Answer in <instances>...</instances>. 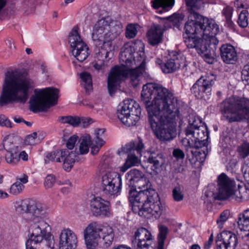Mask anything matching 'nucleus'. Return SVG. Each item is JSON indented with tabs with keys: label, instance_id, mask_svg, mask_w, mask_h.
<instances>
[{
	"label": "nucleus",
	"instance_id": "ea45409f",
	"mask_svg": "<svg viewBox=\"0 0 249 249\" xmlns=\"http://www.w3.org/2000/svg\"><path fill=\"white\" fill-rule=\"evenodd\" d=\"M159 233L158 235V249H163L164 241L167 237L168 231V228L162 225H159Z\"/></svg>",
	"mask_w": 249,
	"mask_h": 249
},
{
	"label": "nucleus",
	"instance_id": "a878e982",
	"mask_svg": "<svg viewBox=\"0 0 249 249\" xmlns=\"http://www.w3.org/2000/svg\"><path fill=\"white\" fill-rule=\"evenodd\" d=\"M163 31L159 25L154 24L147 32L149 43L152 46L158 45L162 41Z\"/></svg>",
	"mask_w": 249,
	"mask_h": 249
},
{
	"label": "nucleus",
	"instance_id": "f8f14e48",
	"mask_svg": "<svg viewBox=\"0 0 249 249\" xmlns=\"http://www.w3.org/2000/svg\"><path fill=\"white\" fill-rule=\"evenodd\" d=\"M121 28L120 23L107 17L99 20L94 25L92 39L95 46H101L107 36V34L119 32Z\"/></svg>",
	"mask_w": 249,
	"mask_h": 249
},
{
	"label": "nucleus",
	"instance_id": "09e8293b",
	"mask_svg": "<svg viewBox=\"0 0 249 249\" xmlns=\"http://www.w3.org/2000/svg\"><path fill=\"white\" fill-rule=\"evenodd\" d=\"M233 12V8L230 6H227L224 8L222 11V14L225 17L226 22L231 25L232 23L231 20Z\"/></svg>",
	"mask_w": 249,
	"mask_h": 249
},
{
	"label": "nucleus",
	"instance_id": "4d7b16f0",
	"mask_svg": "<svg viewBox=\"0 0 249 249\" xmlns=\"http://www.w3.org/2000/svg\"><path fill=\"white\" fill-rule=\"evenodd\" d=\"M160 19V23L163 25V30H167L171 27V16L167 17H158Z\"/></svg>",
	"mask_w": 249,
	"mask_h": 249
},
{
	"label": "nucleus",
	"instance_id": "423d86ee",
	"mask_svg": "<svg viewBox=\"0 0 249 249\" xmlns=\"http://www.w3.org/2000/svg\"><path fill=\"white\" fill-rule=\"evenodd\" d=\"M219 109L229 123L249 122V99L231 96L220 104Z\"/></svg>",
	"mask_w": 249,
	"mask_h": 249
},
{
	"label": "nucleus",
	"instance_id": "f3484780",
	"mask_svg": "<svg viewBox=\"0 0 249 249\" xmlns=\"http://www.w3.org/2000/svg\"><path fill=\"white\" fill-rule=\"evenodd\" d=\"M185 105L177 97H172V139L179 134L182 123V113Z\"/></svg>",
	"mask_w": 249,
	"mask_h": 249
},
{
	"label": "nucleus",
	"instance_id": "6ab92c4d",
	"mask_svg": "<svg viewBox=\"0 0 249 249\" xmlns=\"http://www.w3.org/2000/svg\"><path fill=\"white\" fill-rule=\"evenodd\" d=\"M136 48L135 45L133 44L127 43L125 44L122 48L120 53L119 59L121 63V67L129 68L134 65H139L140 61L144 59L141 57V59L136 60L133 54L135 53Z\"/></svg>",
	"mask_w": 249,
	"mask_h": 249
},
{
	"label": "nucleus",
	"instance_id": "0eeeda50",
	"mask_svg": "<svg viewBox=\"0 0 249 249\" xmlns=\"http://www.w3.org/2000/svg\"><path fill=\"white\" fill-rule=\"evenodd\" d=\"M188 125L185 128V137L181 140L184 146L201 147L206 146L209 138V131L207 125L201 119L194 114L188 117Z\"/></svg>",
	"mask_w": 249,
	"mask_h": 249
},
{
	"label": "nucleus",
	"instance_id": "8fccbe9b",
	"mask_svg": "<svg viewBox=\"0 0 249 249\" xmlns=\"http://www.w3.org/2000/svg\"><path fill=\"white\" fill-rule=\"evenodd\" d=\"M184 16L182 14L175 13L172 15V26L178 28Z\"/></svg>",
	"mask_w": 249,
	"mask_h": 249
},
{
	"label": "nucleus",
	"instance_id": "412c9836",
	"mask_svg": "<svg viewBox=\"0 0 249 249\" xmlns=\"http://www.w3.org/2000/svg\"><path fill=\"white\" fill-rule=\"evenodd\" d=\"M77 243V236L72 231L67 229L61 231L59 235V249H75Z\"/></svg>",
	"mask_w": 249,
	"mask_h": 249
},
{
	"label": "nucleus",
	"instance_id": "72a5a7b5",
	"mask_svg": "<svg viewBox=\"0 0 249 249\" xmlns=\"http://www.w3.org/2000/svg\"><path fill=\"white\" fill-rule=\"evenodd\" d=\"M18 152L19 150L6 151L0 155L4 158L7 163L14 165L19 162Z\"/></svg>",
	"mask_w": 249,
	"mask_h": 249
},
{
	"label": "nucleus",
	"instance_id": "603ef678",
	"mask_svg": "<svg viewBox=\"0 0 249 249\" xmlns=\"http://www.w3.org/2000/svg\"><path fill=\"white\" fill-rule=\"evenodd\" d=\"M139 159L134 154H128L125 161V165L128 167L135 166L139 163Z\"/></svg>",
	"mask_w": 249,
	"mask_h": 249
},
{
	"label": "nucleus",
	"instance_id": "49530a36",
	"mask_svg": "<svg viewBox=\"0 0 249 249\" xmlns=\"http://www.w3.org/2000/svg\"><path fill=\"white\" fill-rule=\"evenodd\" d=\"M61 154V151H54L48 153L46 156V159L45 160V163H47L50 160L55 161L56 162H61L60 157Z\"/></svg>",
	"mask_w": 249,
	"mask_h": 249
},
{
	"label": "nucleus",
	"instance_id": "aec40b11",
	"mask_svg": "<svg viewBox=\"0 0 249 249\" xmlns=\"http://www.w3.org/2000/svg\"><path fill=\"white\" fill-rule=\"evenodd\" d=\"M238 243L237 235L227 231L218 234L215 241L216 249H235Z\"/></svg>",
	"mask_w": 249,
	"mask_h": 249
},
{
	"label": "nucleus",
	"instance_id": "c85d7f7f",
	"mask_svg": "<svg viewBox=\"0 0 249 249\" xmlns=\"http://www.w3.org/2000/svg\"><path fill=\"white\" fill-rule=\"evenodd\" d=\"M144 175L142 172L135 168L128 171L125 175V178L126 184L128 185L129 189Z\"/></svg>",
	"mask_w": 249,
	"mask_h": 249
},
{
	"label": "nucleus",
	"instance_id": "c756f323",
	"mask_svg": "<svg viewBox=\"0 0 249 249\" xmlns=\"http://www.w3.org/2000/svg\"><path fill=\"white\" fill-rule=\"evenodd\" d=\"M28 181V176L23 174L22 177L17 178V181L11 186L10 193L14 195L19 194L24 188L23 184L26 183Z\"/></svg>",
	"mask_w": 249,
	"mask_h": 249
},
{
	"label": "nucleus",
	"instance_id": "2f4dec72",
	"mask_svg": "<svg viewBox=\"0 0 249 249\" xmlns=\"http://www.w3.org/2000/svg\"><path fill=\"white\" fill-rule=\"evenodd\" d=\"M96 137L91 143V154H96L99 151L100 149L104 144L105 141L99 137V135L104 133L103 129H96L95 131Z\"/></svg>",
	"mask_w": 249,
	"mask_h": 249
},
{
	"label": "nucleus",
	"instance_id": "39448f33",
	"mask_svg": "<svg viewBox=\"0 0 249 249\" xmlns=\"http://www.w3.org/2000/svg\"><path fill=\"white\" fill-rule=\"evenodd\" d=\"M129 201L134 213L147 219H157L163 211L158 194L153 188L139 193L135 190L131 191Z\"/></svg>",
	"mask_w": 249,
	"mask_h": 249
},
{
	"label": "nucleus",
	"instance_id": "1a4fd4ad",
	"mask_svg": "<svg viewBox=\"0 0 249 249\" xmlns=\"http://www.w3.org/2000/svg\"><path fill=\"white\" fill-rule=\"evenodd\" d=\"M84 239L87 249H95L98 240L102 238L101 245L104 248L110 246L114 237L112 228L97 222L90 223L84 230Z\"/></svg>",
	"mask_w": 249,
	"mask_h": 249
},
{
	"label": "nucleus",
	"instance_id": "4be33fe9",
	"mask_svg": "<svg viewBox=\"0 0 249 249\" xmlns=\"http://www.w3.org/2000/svg\"><path fill=\"white\" fill-rule=\"evenodd\" d=\"M109 202L101 197L96 198L90 203V209L92 214L96 216L109 217L111 215Z\"/></svg>",
	"mask_w": 249,
	"mask_h": 249
},
{
	"label": "nucleus",
	"instance_id": "6e6552de",
	"mask_svg": "<svg viewBox=\"0 0 249 249\" xmlns=\"http://www.w3.org/2000/svg\"><path fill=\"white\" fill-rule=\"evenodd\" d=\"M135 66L136 67L133 69L117 65L111 69L107 78V88L110 95L114 93L118 84L124 78H129L133 86L136 87L138 85L140 77L145 70V60L142 59L139 65Z\"/></svg>",
	"mask_w": 249,
	"mask_h": 249
},
{
	"label": "nucleus",
	"instance_id": "c03bdc74",
	"mask_svg": "<svg viewBox=\"0 0 249 249\" xmlns=\"http://www.w3.org/2000/svg\"><path fill=\"white\" fill-rule=\"evenodd\" d=\"M248 15L249 12L247 10H243L240 13L237 22L240 27L244 28L248 26Z\"/></svg>",
	"mask_w": 249,
	"mask_h": 249
},
{
	"label": "nucleus",
	"instance_id": "e2e57ef3",
	"mask_svg": "<svg viewBox=\"0 0 249 249\" xmlns=\"http://www.w3.org/2000/svg\"><path fill=\"white\" fill-rule=\"evenodd\" d=\"M131 142L134 144V151H136L138 153H140L144 148V144L142 142V139L139 138L138 141L132 142Z\"/></svg>",
	"mask_w": 249,
	"mask_h": 249
},
{
	"label": "nucleus",
	"instance_id": "f257e3e1",
	"mask_svg": "<svg viewBox=\"0 0 249 249\" xmlns=\"http://www.w3.org/2000/svg\"><path fill=\"white\" fill-rule=\"evenodd\" d=\"M189 13L188 20L184 26V42L188 48H195L203 54L204 60L213 64L216 59V45L214 36L219 32L218 25L212 19L199 15L195 10L203 7V0H185Z\"/></svg>",
	"mask_w": 249,
	"mask_h": 249
},
{
	"label": "nucleus",
	"instance_id": "9b49d317",
	"mask_svg": "<svg viewBox=\"0 0 249 249\" xmlns=\"http://www.w3.org/2000/svg\"><path fill=\"white\" fill-rule=\"evenodd\" d=\"M30 99V108L34 112L45 111L57 103L59 90L53 87L36 89Z\"/></svg>",
	"mask_w": 249,
	"mask_h": 249
},
{
	"label": "nucleus",
	"instance_id": "9d476101",
	"mask_svg": "<svg viewBox=\"0 0 249 249\" xmlns=\"http://www.w3.org/2000/svg\"><path fill=\"white\" fill-rule=\"evenodd\" d=\"M217 180V192L214 194L215 199H229L231 200L240 201L241 199H245L249 197V190L245 186L238 185V189H236L234 181L225 174L220 175Z\"/></svg>",
	"mask_w": 249,
	"mask_h": 249
},
{
	"label": "nucleus",
	"instance_id": "338daca9",
	"mask_svg": "<svg viewBox=\"0 0 249 249\" xmlns=\"http://www.w3.org/2000/svg\"><path fill=\"white\" fill-rule=\"evenodd\" d=\"M41 242H34L33 240L28 239L26 243V249H36L37 245Z\"/></svg>",
	"mask_w": 249,
	"mask_h": 249
},
{
	"label": "nucleus",
	"instance_id": "ddd939ff",
	"mask_svg": "<svg viewBox=\"0 0 249 249\" xmlns=\"http://www.w3.org/2000/svg\"><path fill=\"white\" fill-rule=\"evenodd\" d=\"M141 114L140 105L134 100L127 99L120 104L117 111L118 118L125 125H134Z\"/></svg>",
	"mask_w": 249,
	"mask_h": 249
},
{
	"label": "nucleus",
	"instance_id": "13d9d810",
	"mask_svg": "<svg viewBox=\"0 0 249 249\" xmlns=\"http://www.w3.org/2000/svg\"><path fill=\"white\" fill-rule=\"evenodd\" d=\"M55 182V178L53 175H48L45 178L44 185L46 188L52 187Z\"/></svg>",
	"mask_w": 249,
	"mask_h": 249
},
{
	"label": "nucleus",
	"instance_id": "6e6d98bb",
	"mask_svg": "<svg viewBox=\"0 0 249 249\" xmlns=\"http://www.w3.org/2000/svg\"><path fill=\"white\" fill-rule=\"evenodd\" d=\"M172 167L175 173H182L184 170L183 161L180 162L178 160H174Z\"/></svg>",
	"mask_w": 249,
	"mask_h": 249
},
{
	"label": "nucleus",
	"instance_id": "a18cd8bd",
	"mask_svg": "<svg viewBox=\"0 0 249 249\" xmlns=\"http://www.w3.org/2000/svg\"><path fill=\"white\" fill-rule=\"evenodd\" d=\"M38 133L40 134V132H35L27 136L25 140V143L27 145H34L39 142L40 139H43V138H40Z\"/></svg>",
	"mask_w": 249,
	"mask_h": 249
},
{
	"label": "nucleus",
	"instance_id": "680f3d73",
	"mask_svg": "<svg viewBox=\"0 0 249 249\" xmlns=\"http://www.w3.org/2000/svg\"><path fill=\"white\" fill-rule=\"evenodd\" d=\"M162 71L164 73H170L171 72V59H168L166 62H164L161 66Z\"/></svg>",
	"mask_w": 249,
	"mask_h": 249
},
{
	"label": "nucleus",
	"instance_id": "7ed1b4c3",
	"mask_svg": "<svg viewBox=\"0 0 249 249\" xmlns=\"http://www.w3.org/2000/svg\"><path fill=\"white\" fill-rule=\"evenodd\" d=\"M34 87V82L27 72L18 70L8 71L5 74L0 106L15 102L24 104L29 98L30 91Z\"/></svg>",
	"mask_w": 249,
	"mask_h": 249
},
{
	"label": "nucleus",
	"instance_id": "864d4df0",
	"mask_svg": "<svg viewBox=\"0 0 249 249\" xmlns=\"http://www.w3.org/2000/svg\"><path fill=\"white\" fill-rule=\"evenodd\" d=\"M230 216V211L228 210H226L222 212L219 218L217 219V223L219 226H222L223 223L226 222Z\"/></svg>",
	"mask_w": 249,
	"mask_h": 249
},
{
	"label": "nucleus",
	"instance_id": "f03ea898",
	"mask_svg": "<svg viewBox=\"0 0 249 249\" xmlns=\"http://www.w3.org/2000/svg\"><path fill=\"white\" fill-rule=\"evenodd\" d=\"M168 89L154 84L143 85L141 101L148 115L150 127L157 138L161 141L171 139V100Z\"/></svg>",
	"mask_w": 249,
	"mask_h": 249
},
{
	"label": "nucleus",
	"instance_id": "a211bd4d",
	"mask_svg": "<svg viewBox=\"0 0 249 249\" xmlns=\"http://www.w3.org/2000/svg\"><path fill=\"white\" fill-rule=\"evenodd\" d=\"M153 236L146 228L141 227L135 232L132 239L134 249H149L152 244Z\"/></svg>",
	"mask_w": 249,
	"mask_h": 249
},
{
	"label": "nucleus",
	"instance_id": "7c9ffc66",
	"mask_svg": "<svg viewBox=\"0 0 249 249\" xmlns=\"http://www.w3.org/2000/svg\"><path fill=\"white\" fill-rule=\"evenodd\" d=\"M20 150L19 147L15 142L14 138L12 137H8L5 138L2 144L0 146V155L4 154L6 151Z\"/></svg>",
	"mask_w": 249,
	"mask_h": 249
},
{
	"label": "nucleus",
	"instance_id": "4468645a",
	"mask_svg": "<svg viewBox=\"0 0 249 249\" xmlns=\"http://www.w3.org/2000/svg\"><path fill=\"white\" fill-rule=\"evenodd\" d=\"M215 80V75L212 73L202 76L191 88L192 93L198 99L208 100L211 95V88Z\"/></svg>",
	"mask_w": 249,
	"mask_h": 249
},
{
	"label": "nucleus",
	"instance_id": "de8ad7c7",
	"mask_svg": "<svg viewBox=\"0 0 249 249\" xmlns=\"http://www.w3.org/2000/svg\"><path fill=\"white\" fill-rule=\"evenodd\" d=\"M172 196L175 200L177 201H181L184 197L182 190L180 186L175 187L172 190Z\"/></svg>",
	"mask_w": 249,
	"mask_h": 249
},
{
	"label": "nucleus",
	"instance_id": "cd10ccee",
	"mask_svg": "<svg viewBox=\"0 0 249 249\" xmlns=\"http://www.w3.org/2000/svg\"><path fill=\"white\" fill-rule=\"evenodd\" d=\"M80 144L78 149L76 148L74 151L76 152L77 155L79 157L80 155L85 154L88 153L89 147H91L92 142L89 135L86 134L83 136L79 140Z\"/></svg>",
	"mask_w": 249,
	"mask_h": 249
},
{
	"label": "nucleus",
	"instance_id": "f704fd0d",
	"mask_svg": "<svg viewBox=\"0 0 249 249\" xmlns=\"http://www.w3.org/2000/svg\"><path fill=\"white\" fill-rule=\"evenodd\" d=\"M80 77L82 80L81 85L85 89L86 92H89L92 89V82L91 76L88 72H83L80 73Z\"/></svg>",
	"mask_w": 249,
	"mask_h": 249
},
{
	"label": "nucleus",
	"instance_id": "c9c22d12",
	"mask_svg": "<svg viewBox=\"0 0 249 249\" xmlns=\"http://www.w3.org/2000/svg\"><path fill=\"white\" fill-rule=\"evenodd\" d=\"M151 2L152 7L155 9H158L160 7L162 8V10L158 12L160 14L169 11L171 7V0H153Z\"/></svg>",
	"mask_w": 249,
	"mask_h": 249
},
{
	"label": "nucleus",
	"instance_id": "bb28decb",
	"mask_svg": "<svg viewBox=\"0 0 249 249\" xmlns=\"http://www.w3.org/2000/svg\"><path fill=\"white\" fill-rule=\"evenodd\" d=\"M162 162L161 156L158 155L154 157L153 155H150L147 159V168H149L151 171H148L147 172L150 174H158Z\"/></svg>",
	"mask_w": 249,
	"mask_h": 249
},
{
	"label": "nucleus",
	"instance_id": "3c124183",
	"mask_svg": "<svg viewBox=\"0 0 249 249\" xmlns=\"http://www.w3.org/2000/svg\"><path fill=\"white\" fill-rule=\"evenodd\" d=\"M137 31L136 27L132 24L127 25L125 31V36L127 38H134L137 35Z\"/></svg>",
	"mask_w": 249,
	"mask_h": 249
},
{
	"label": "nucleus",
	"instance_id": "393cba45",
	"mask_svg": "<svg viewBox=\"0 0 249 249\" xmlns=\"http://www.w3.org/2000/svg\"><path fill=\"white\" fill-rule=\"evenodd\" d=\"M237 224L240 231L243 232V234L240 233L242 238L245 240H249V209L239 214Z\"/></svg>",
	"mask_w": 249,
	"mask_h": 249
},
{
	"label": "nucleus",
	"instance_id": "5701e85b",
	"mask_svg": "<svg viewBox=\"0 0 249 249\" xmlns=\"http://www.w3.org/2000/svg\"><path fill=\"white\" fill-rule=\"evenodd\" d=\"M79 157L75 151L67 149L61 150L60 159L63 162V168L66 171H70L76 161H78Z\"/></svg>",
	"mask_w": 249,
	"mask_h": 249
},
{
	"label": "nucleus",
	"instance_id": "2eb2a0df",
	"mask_svg": "<svg viewBox=\"0 0 249 249\" xmlns=\"http://www.w3.org/2000/svg\"><path fill=\"white\" fill-rule=\"evenodd\" d=\"M77 27H74L69 37L72 54L79 62H83L88 57L89 53L87 44L82 40L78 32Z\"/></svg>",
	"mask_w": 249,
	"mask_h": 249
},
{
	"label": "nucleus",
	"instance_id": "58836bf2",
	"mask_svg": "<svg viewBox=\"0 0 249 249\" xmlns=\"http://www.w3.org/2000/svg\"><path fill=\"white\" fill-rule=\"evenodd\" d=\"M208 142L206 144V146H202L201 148L204 147V149L201 150L199 153L201 154L202 152L204 155V157H206L207 155L208 154L209 152L211 150V148H208ZM186 152H187V156L190 160L191 159H193L195 156H196L197 155V151L196 150H194L193 149V148H195L196 149H198L200 147H191L190 146H186Z\"/></svg>",
	"mask_w": 249,
	"mask_h": 249
},
{
	"label": "nucleus",
	"instance_id": "79ce46f5",
	"mask_svg": "<svg viewBox=\"0 0 249 249\" xmlns=\"http://www.w3.org/2000/svg\"><path fill=\"white\" fill-rule=\"evenodd\" d=\"M58 121L63 124H68L73 126H77L79 124L80 118L77 116H61L59 117Z\"/></svg>",
	"mask_w": 249,
	"mask_h": 249
},
{
	"label": "nucleus",
	"instance_id": "dca6fc26",
	"mask_svg": "<svg viewBox=\"0 0 249 249\" xmlns=\"http://www.w3.org/2000/svg\"><path fill=\"white\" fill-rule=\"evenodd\" d=\"M102 187L103 193L108 197L114 198L121 192L122 179L120 174L107 172L102 177Z\"/></svg>",
	"mask_w": 249,
	"mask_h": 249
},
{
	"label": "nucleus",
	"instance_id": "0e129e2a",
	"mask_svg": "<svg viewBox=\"0 0 249 249\" xmlns=\"http://www.w3.org/2000/svg\"><path fill=\"white\" fill-rule=\"evenodd\" d=\"M78 139V137L75 135L71 136L68 140L67 142V147L68 148V150H71L74 147L75 142H76Z\"/></svg>",
	"mask_w": 249,
	"mask_h": 249
},
{
	"label": "nucleus",
	"instance_id": "a19ab883",
	"mask_svg": "<svg viewBox=\"0 0 249 249\" xmlns=\"http://www.w3.org/2000/svg\"><path fill=\"white\" fill-rule=\"evenodd\" d=\"M236 151L240 159H245L248 157L249 156V142L243 141L238 145Z\"/></svg>",
	"mask_w": 249,
	"mask_h": 249
},
{
	"label": "nucleus",
	"instance_id": "774afa93",
	"mask_svg": "<svg viewBox=\"0 0 249 249\" xmlns=\"http://www.w3.org/2000/svg\"><path fill=\"white\" fill-rule=\"evenodd\" d=\"M242 171L245 178L247 181L249 182V166L248 165H243L242 168Z\"/></svg>",
	"mask_w": 249,
	"mask_h": 249
},
{
	"label": "nucleus",
	"instance_id": "5fc2aeb1",
	"mask_svg": "<svg viewBox=\"0 0 249 249\" xmlns=\"http://www.w3.org/2000/svg\"><path fill=\"white\" fill-rule=\"evenodd\" d=\"M172 156L176 159L175 160L181 162L183 161L185 154L182 150L179 148H175L172 152Z\"/></svg>",
	"mask_w": 249,
	"mask_h": 249
},
{
	"label": "nucleus",
	"instance_id": "37998d69",
	"mask_svg": "<svg viewBox=\"0 0 249 249\" xmlns=\"http://www.w3.org/2000/svg\"><path fill=\"white\" fill-rule=\"evenodd\" d=\"M95 47L96 48L94 50L95 52V60L98 61H101L104 62L105 59L108 56L109 53L105 49H102V48H101L100 46Z\"/></svg>",
	"mask_w": 249,
	"mask_h": 249
},
{
	"label": "nucleus",
	"instance_id": "473e14b6",
	"mask_svg": "<svg viewBox=\"0 0 249 249\" xmlns=\"http://www.w3.org/2000/svg\"><path fill=\"white\" fill-rule=\"evenodd\" d=\"M149 181L146 178L145 175L143 176L141 178H140L136 183L134 184L129 190V196H130V192L132 191H136L137 192H140L143 191L147 189L151 188L148 187V183Z\"/></svg>",
	"mask_w": 249,
	"mask_h": 249
},
{
	"label": "nucleus",
	"instance_id": "69168bd1",
	"mask_svg": "<svg viewBox=\"0 0 249 249\" xmlns=\"http://www.w3.org/2000/svg\"><path fill=\"white\" fill-rule=\"evenodd\" d=\"M0 125L2 126H6L7 127H12L11 122L4 115H0Z\"/></svg>",
	"mask_w": 249,
	"mask_h": 249
},
{
	"label": "nucleus",
	"instance_id": "20e7f679",
	"mask_svg": "<svg viewBox=\"0 0 249 249\" xmlns=\"http://www.w3.org/2000/svg\"><path fill=\"white\" fill-rule=\"evenodd\" d=\"M15 209L17 213L24 214V218L30 224L29 239L42 242L50 234L49 225L43 219L46 213V206L33 200L24 199L16 202Z\"/></svg>",
	"mask_w": 249,
	"mask_h": 249
},
{
	"label": "nucleus",
	"instance_id": "4c0bfd02",
	"mask_svg": "<svg viewBox=\"0 0 249 249\" xmlns=\"http://www.w3.org/2000/svg\"><path fill=\"white\" fill-rule=\"evenodd\" d=\"M185 66L184 59L181 53H174L172 54V72Z\"/></svg>",
	"mask_w": 249,
	"mask_h": 249
},
{
	"label": "nucleus",
	"instance_id": "bf43d9fd",
	"mask_svg": "<svg viewBox=\"0 0 249 249\" xmlns=\"http://www.w3.org/2000/svg\"><path fill=\"white\" fill-rule=\"evenodd\" d=\"M234 4L237 9L244 8L247 9L249 8V0H236Z\"/></svg>",
	"mask_w": 249,
	"mask_h": 249
},
{
	"label": "nucleus",
	"instance_id": "b1692460",
	"mask_svg": "<svg viewBox=\"0 0 249 249\" xmlns=\"http://www.w3.org/2000/svg\"><path fill=\"white\" fill-rule=\"evenodd\" d=\"M222 60L227 64H234L237 60V53L233 46L224 44L220 48Z\"/></svg>",
	"mask_w": 249,
	"mask_h": 249
},
{
	"label": "nucleus",
	"instance_id": "e433bc0d",
	"mask_svg": "<svg viewBox=\"0 0 249 249\" xmlns=\"http://www.w3.org/2000/svg\"><path fill=\"white\" fill-rule=\"evenodd\" d=\"M118 32L114 33V34H107L106 38L105 39L104 43L100 46L102 49H105L109 54L112 53L114 49V46L112 45V41L116 37Z\"/></svg>",
	"mask_w": 249,
	"mask_h": 249
},
{
	"label": "nucleus",
	"instance_id": "052dcab7",
	"mask_svg": "<svg viewBox=\"0 0 249 249\" xmlns=\"http://www.w3.org/2000/svg\"><path fill=\"white\" fill-rule=\"evenodd\" d=\"M241 77L243 81L248 82L247 84H249V63L244 67Z\"/></svg>",
	"mask_w": 249,
	"mask_h": 249
}]
</instances>
